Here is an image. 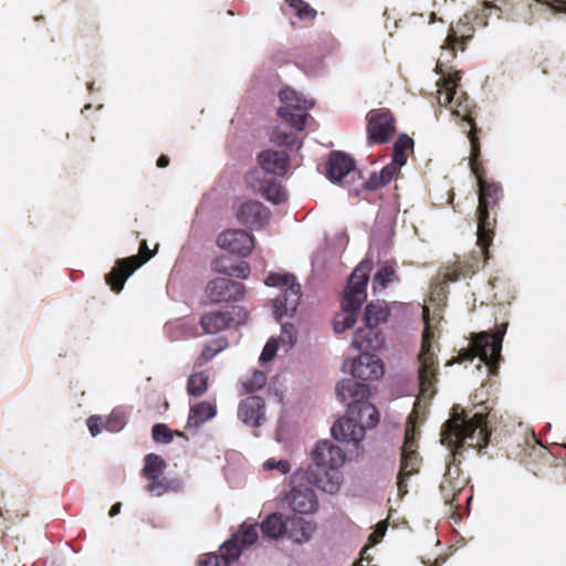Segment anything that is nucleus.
Listing matches in <instances>:
<instances>
[{
    "instance_id": "1",
    "label": "nucleus",
    "mask_w": 566,
    "mask_h": 566,
    "mask_svg": "<svg viewBox=\"0 0 566 566\" xmlns=\"http://www.w3.org/2000/svg\"><path fill=\"white\" fill-rule=\"evenodd\" d=\"M490 436L488 413L479 411L472 417H468L459 406L452 408L450 419L442 427L441 442L451 449L452 461L447 467L439 490L444 504L450 507L452 514H455L461 507L460 499L469 482L460 468L462 451L468 446L481 452L483 448L488 447Z\"/></svg>"
},
{
    "instance_id": "2",
    "label": "nucleus",
    "mask_w": 566,
    "mask_h": 566,
    "mask_svg": "<svg viewBox=\"0 0 566 566\" xmlns=\"http://www.w3.org/2000/svg\"><path fill=\"white\" fill-rule=\"evenodd\" d=\"M469 165L478 184V245L484 261L489 259V248L493 242L495 227L497 223V211L504 191L500 182L486 178V169L482 160L481 148L474 144L473 151H470Z\"/></svg>"
},
{
    "instance_id": "3",
    "label": "nucleus",
    "mask_w": 566,
    "mask_h": 566,
    "mask_svg": "<svg viewBox=\"0 0 566 566\" xmlns=\"http://www.w3.org/2000/svg\"><path fill=\"white\" fill-rule=\"evenodd\" d=\"M436 72L440 74V78L437 82L439 87V105L447 107L454 102L452 115L461 119V127L463 128V132L467 134V137L470 142L471 151H473L475 143L481 148V129L478 128L475 123V116L478 114L476 105L465 92H461L460 95L455 98L457 88L459 86V82L461 81V73L459 71L447 73L443 69L441 60H439L436 65Z\"/></svg>"
},
{
    "instance_id": "4",
    "label": "nucleus",
    "mask_w": 566,
    "mask_h": 566,
    "mask_svg": "<svg viewBox=\"0 0 566 566\" xmlns=\"http://www.w3.org/2000/svg\"><path fill=\"white\" fill-rule=\"evenodd\" d=\"M369 271L370 263L367 261L360 262L353 271L342 300L343 313L334 318L335 333L340 334L355 325L358 312L367 297Z\"/></svg>"
},
{
    "instance_id": "5",
    "label": "nucleus",
    "mask_w": 566,
    "mask_h": 566,
    "mask_svg": "<svg viewBox=\"0 0 566 566\" xmlns=\"http://www.w3.org/2000/svg\"><path fill=\"white\" fill-rule=\"evenodd\" d=\"M345 452L331 441L323 440L315 444L312 451V460L315 464L314 473L317 474L318 489L334 494L342 483L339 468L345 463Z\"/></svg>"
},
{
    "instance_id": "6",
    "label": "nucleus",
    "mask_w": 566,
    "mask_h": 566,
    "mask_svg": "<svg viewBox=\"0 0 566 566\" xmlns=\"http://www.w3.org/2000/svg\"><path fill=\"white\" fill-rule=\"evenodd\" d=\"M369 387L353 379H343L336 385V394L342 402H347L348 412L357 416L364 427L374 428L379 422L377 408L368 401Z\"/></svg>"
},
{
    "instance_id": "7",
    "label": "nucleus",
    "mask_w": 566,
    "mask_h": 566,
    "mask_svg": "<svg viewBox=\"0 0 566 566\" xmlns=\"http://www.w3.org/2000/svg\"><path fill=\"white\" fill-rule=\"evenodd\" d=\"M422 316L426 327L422 333L421 349L418 354L419 395L423 399H431L437 392L439 363L432 350L433 333L429 326V308L427 306H423Z\"/></svg>"
},
{
    "instance_id": "8",
    "label": "nucleus",
    "mask_w": 566,
    "mask_h": 566,
    "mask_svg": "<svg viewBox=\"0 0 566 566\" xmlns=\"http://www.w3.org/2000/svg\"><path fill=\"white\" fill-rule=\"evenodd\" d=\"M313 488L318 489L317 474L312 469L296 470L291 476V491L284 501L298 514H311L317 510L318 502Z\"/></svg>"
},
{
    "instance_id": "9",
    "label": "nucleus",
    "mask_w": 566,
    "mask_h": 566,
    "mask_svg": "<svg viewBox=\"0 0 566 566\" xmlns=\"http://www.w3.org/2000/svg\"><path fill=\"white\" fill-rule=\"evenodd\" d=\"M265 285L279 287L282 293L274 298L273 313L277 321L283 316H293L300 304L302 290L296 277L290 273H270L265 281Z\"/></svg>"
},
{
    "instance_id": "10",
    "label": "nucleus",
    "mask_w": 566,
    "mask_h": 566,
    "mask_svg": "<svg viewBox=\"0 0 566 566\" xmlns=\"http://www.w3.org/2000/svg\"><path fill=\"white\" fill-rule=\"evenodd\" d=\"M507 325V323H502L496 326L495 331L475 334L471 342L472 353H467L464 358L469 359L473 356L480 357L481 361L494 374L502 359V343Z\"/></svg>"
},
{
    "instance_id": "11",
    "label": "nucleus",
    "mask_w": 566,
    "mask_h": 566,
    "mask_svg": "<svg viewBox=\"0 0 566 566\" xmlns=\"http://www.w3.org/2000/svg\"><path fill=\"white\" fill-rule=\"evenodd\" d=\"M419 434L415 424H407L401 448L400 469L397 476L398 494L401 497L408 493L407 479L417 474L420 470L421 458L418 453Z\"/></svg>"
},
{
    "instance_id": "12",
    "label": "nucleus",
    "mask_w": 566,
    "mask_h": 566,
    "mask_svg": "<svg viewBox=\"0 0 566 566\" xmlns=\"http://www.w3.org/2000/svg\"><path fill=\"white\" fill-rule=\"evenodd\" d=\"M280 101L284 104L277 109V114L293 128L303 130L307 111L312 108L313 103L301 96L295 90L284 87L279 93Z\"/></svg>"
},
{
    "instance_id": "13",
    "label": "nucleus",
    "mask_w": 566,
    "mask_h": 566,
    "mask_svg": "<svg viewBox=\"0 0 566 566\" xmlns=\"http://www.w3.org/2000/svg\"><path fill=\"white\" fill-rule=\"evenodd\" d=\"M153 256L154 252L148 249L146 240H143L137 255L117 260L115 266L106 274L105 281L111 290L115 293H119L126 280Z\"/></svg>"
},
{
    "instance_id": "14",
    "label": "nucleus",
    "mask_w": 566,
    "mask_h": 566,
    "mask_svg": "<svg viewBox=\"0 0 566 566\" xmlns=\"http://www.w3.org/2000/svg\"><path fill=\"white\" fill-rule=\"evenodd\" d=\"M367 142L369 145L386 144L396 130V119L387 108H377L368 112Z\"/></svg>"
},
{
    "instance_id": "15",
    "label": "nucleus",
    "mask_w": 566,
    "mask_h": 566,
    "mask_svg": "<svg viewBox=\"0 0 566 566\" xmlns=\"http://www.w3.org/2000/svg\"><path fill=\"white\" fill-rule=\"evenodd\" d=\"M244 292L243 283L226 277L213 279L206 286V295L212 303L238 302L243 298Z\"/></svg>"
},
{
    "instance_id": "16",
    "label": "nucleus",
    "mask_w": 566,
    "mask_h": 566,
    "mask_svg": "<svg viewBox=\"0 0 566 566\" xmlns=\"http://www.w3.org/2000/svg\"><path fill=\"white\" fill-rule=\"evenodd\" d=\"M217 245L230 253L248 256L254 248V237L240 229H229L217 238Z\"/></svg>"
},
{
    "instance_id": "17",
    "label": "nucleus",
    "mask_w": 566,
    "mask_h": 566,
    "mask_svg": "<svg viewBox=\"0 0 566 566\" xmlns=\"http://www.w3.org/2000/svg\"><path fill=\"white\" fill-rule=\"evenodd\" d=\"M234 213L241 224L256 229L265 226L271 217L270 210L256 200L240 202L234 207Z\"/></svg>"
},
{
    "instance_id": "18",
    "label": "nucleus",
    "mask_w": 566,
    "mask_h": 566,
    "mask_svg": "<svg viewBox=\"0 0 566 566\" xmlns=\"http://www.w3.org/2000/svg\"><path fill=\"white\" fill-rule=\"evenodd\" d=\"M474 28L471 23V15L464 14L455 25H451L448 31L442 50L447 51V54L453 59L455 57L457 46H460L461 51H464L465 43L473 35Z\"/></svg>"
},
{
    "instance_id": "19",
    "label": "nucleus",
    "mask_w": 566,
    "mask_h": 566,
    "mask_svg": "<svg viewBox=\"0 0 566 566\" xmlns=\"http://www.w3.org/2000/svg\"><path fill=\"white\" fill-rule=\"evenodd\" d=\"M166 469V462L161 457L149 453L144 459L143 475L149 480L146 490L155 495H161L166 491L165 481L161 478Z\"/></svg>"
},
{
    "instance_id": "20",
    "label": "nucleus",
    "mask_w": 566,
    "mask_h": 566,
    "mask_svg": "<svg viewBox=\"0 0 566 566\" xmlns=\"http://www.w3.org/2000/svg\"><path fill=\"white\" fill-rule=\"evenodd\" d=\"M385 374L382 361L376 355L361 353L352 363V375L361 380H377Z\"/></svg>"
},
{
    "instance_id": "21",
    "label": "nucleus",
    "mask_w": 566,
    "mask_h": 566,
    "mask_svg": "<svg viewBox=\"0 0 566 566\" xmlns=\"http://www.w3.org/2000/svg\"><path fill=\"white\" fill-rule=\"evenodd\" d=\"M265 402L260 396H249L243 399L238 408L239 419L250 427H260L265 420Z\"/></svg>"
},
{
    "instance_id": "22",
    "label": "nucleus",
    "mask_w": 566,
    "mask_h": 566,
    "mask_svg": "<svg viewBox=\"0 0 566 566\" xmlns=\"http://www.w3.org/2000/svg\"><path fill=\"white\" fill-rule=\"evenodd\" d=\"M385 344V336L377 326L368 325L365 323L364 327L358 328L352 340L353 347L361 353H369L370 350H379Z\"/></svg>"
},
{
    "instance_id": "23",
    "label": "nucleus",
    "mask_w": 566,
    "mask_h": 566,
    "mask_svg": "<svg viewBox=\"0 0 566 566\" xmlns=\"http://www.w3.org/2000/svg\"><path fill=\"white\" fill-rule=\"evenodd\" d=\"M258 163L264 172L281 177L289 169L290 157L285 151L266 149L259 154Z\"/></svg>"
},
{
    "instance_id": "24",
    "label": "nucleus",
    "mask_w": 566,
    "mask_h": 566,
    "mask_svg": "<svg viewBox=\"0 0 566 566\" xmlns=\"http://www.w3.org/2000/svg\"><path fill=\"white\" fill-rule=\"evenodd\" d=\"M354 418H340L332 427L336 440L357 443L365 437V427Z\"/></svg>"
},
{
    "instance_id": "25",
    "label": "nucleus",
    "mask_w": 566,
    "mask_h": 566,
    "mask_svg": "<svg viewBox=\"0 0 566 566\" xmlns=\"http://www.w3.org/2000/svg\"><path fill=\"white\" fill-rule=\"evenodd\" d=\"M355 170V161L342 151H333L326 165L327 178L333 182H340Z\"/></svg>"
},
{
    "instance_id": "26",
    "label": "nucleus",
    "mask_w": 566,
    "mask_h": 566,
    "mask_svg": "<svg viewBox=\"0 0 566 566\" xmlns=\"http://www.w3.org/2000/svg\"><path fill=\"white\" fill-rule=\"evenodd\" d=\"M221 554H209L200 566H230L241 555V547L238 546V537L230 538L220 547Z\"/></svg>"
},
{
    "instance_id": "27",
    "label": "nucleus",
    "mask_w": 566,
    "mask_h": 566,
    "mask_svg": "<svg viewBox=\"0 0 566 566\" xmlns=\"http://www.w3.org/2000/svg\"><path fill=\"white\" fill-rule=\"evenodd\" d=\"M233 316L228 311H211L200 317V326L206 334H217L231 326Z\"/></svg>"
},
{
    "instance_id": "28",
    "label": "nucleus",
    "mask_w": 566,
    "mask_h": 566,
    "mask_svg": "<svg viewBox=\"0 0 566 566\" xmlns=\"http://www.w3.org/2000/svg\"><path fill=\"white\" fill-rule=\"evenodd\" d=\"M211 269L216 273L227 276H235L238 279H247L251 272L250 264L245 261L231 263L229 258L219 256L211 262Z\"/></svg>"
},
{
    "instance_id": "29",
    "label": "nucleus",
    "mask_w": 566,
    "mask_h": 566,
    "mask_svg": "<svg viewBox=\"0 0 566 566\" xmlns=\"http://www.w3.org/2000/svg\"><path fill=\"white\" fill-rule=\"evenodd\" d=\"M315 531L316 524L302 517L292 518L287 526L289 537L298 544L308 542Z\"/></svg>"
},
{
    "instance_id": "30",
    "label": "nucleus",
    "mask_w": 566,
    "mask_h": 566,
    "mask_svg": "<svg viewBox=\"0 0 566 566\" xmlns=\"http://www.w3.org/2000/svg\"><path fill=\"white\" fill-rule=\"evenodd\" d=\"M217 413L216 406L209 401H201L190 407L188 426L199 428L207 420L212 419Z\"/></svg>"
},
{
    "instance_id": "31",
    "label": "nucleus",
    "mask_w": 566,
    "mask_h": 566,
    "mask_svg": "<svg viewBox=\"0 0 566 566\" xmlns=\"http://www.w3.org/2000/svg\"><path fill=\"white\" fill-rule=\"evenodd\" d=\"M261 195L274 205L283 203L287 200V192L284 187L273 178L264 180L259 188Z\"/></svg>"
},
{
    "instance_id": "32",
    "label": "nucleus",
    "mask_w": 566,
    "mask_h": 566,
    "mask_svg": "<svg viewBox=\"0 0 566 566\" xmlns=\"http://www.w3.org/2000/svg\"><path fill=\"white\" fill-rule=\"evenodd\" d=\"M476 269H478L476 260H474L473 262L457 261L444 273V281L446 282H455V281L460 280L461 277H467L469 275L474 274L476 272Z\"/></svg>"
},
{
    "instance_id": "33",
    "label": "nucleus",
    "mask_w": 566,
    "mask_h": 566,
    "mask_svg": "<svg viewBox=\"0 0 566 566\" xmlns=\"http://www.w3.org/2000/svg\"><path fill=\"white\" fill-rule=\"evenodd\" d=\"M289 524L284 523L282 515L273 513L269 515L261 524L263 534L271 538H279L287 532Z\"/></svg>"
},
{
    "instance_id": "34",
    "label": "nucleus",
    "mask_w": 566,
    "mask_h": 566,
    "mask_svg": "<svg viewBox=\"0 0 566 566\" xmlns=\"http://www.w3.org/2000/svg\"><path fill=\"white\" fill-rule=\"evenodd\" d=\"M209 387V376L206 371L193 373L187 381V392L193 397H201Z\"/></svg>"
},
{
    "instance_id": "35",
    "label": "nucleus",
    "mask_w": 566,
    "mask_h": 566,
    "mask_svg": "<svg viewBox=\"0 0 566 566\" xmlns=\"http://www.w3.org/2000/svg\"><path fill=\"white\" fill-rule=\"evenodd\" d=\"M413 148V140L408 135H400L394 144L392 160L402 167L407 163V151Z\"/></svg>"
},
{
    "instance_id": "36",
    "label": "nucleus",
    "mask_w": 566,
    "mask_h": 566,
    "mask_svg": "<svg viewBox=\"0 0 566 566\" xmlns=\"http://www.w3.org/2000/svg\"><path fill=\"white\" fill-rule=\"evenodd\" d=\"M387 308L379 302H370L364 314V321L368 325L377 326L381 322H386L388 317Z\"/></svg>"
},
{
    "instance_id": "37",
    "label": "nucleus",
    "mask_w": 566,
    "mask_h": 566,
    "mask_svg": "<svg viewBox=\"0 0 566 566\" xmlns=\"http://www.w3.org/2000/svg\"><path fill=\"white\" fill-rule=\"evenodd\" d=\"M287 7L301 21L313 22L316 19L317 11L304 0H285Z\"/></svg>"
},
{
    "instance_id": "38",
    "label": "nucleus",
    "mask_w": 566,
    "mask_h": 566,
    "mask_svg": "<svg viewBox=\"0 0 566 566\" xmlns=\"http://www.w3.org/2000/svg\"><path fill=\"white\" fill-rule=\"evenodd\" d=\"M398 280V275L396 273V269L394 265L385 264L381 265L376 272L373 280L374 290L377 289H386L389 283H392Z\"/></svg>"
},
{
    "instance_id": "39",
    "label": "nucleus",
    "mask_w": 566,
    "mask_h": 566,
    "mask_svg": "<svg viewBox=\"0 0 566 566\" xmlns=\"http://www.w3.org/2000/svg\"><path fill=\"white\" fill-rule=\"evenodd\" d=\"M495 10L497 12V18H501L502 8L500 6L494 4L490 0H485L482 3V8L474 13L473 15V22L479 27H486L488 25V18L491 14V11Z\"/></svg>"
},
{
    "instance_id": "40",
    "label": "nucleus",
    "mask_w": 566,
    "mask_h": 566,
    "mask_svg": "<svg viewBox=\"0 0 566 566\" xmlns=\"http://www.w3.org/2000/svg\"><path fill=\"white\" fill-rule=\"evenodd\" d=\"M258 525L243 526L241 532L234 535L232 538L238 537V546L241 547V552L254 544L258 539Z\"/></svg>"
},
{
    "instance_id": "41",
    "label": "nucleus",
    "mask_w": 566,
    "mask_h": 566,
    "mask_svg": "<svg viewBox=\"0 0 566 566\" xmlns=\"http://www.w3.org/2000/svg\"><path fill=\"white\" fill-rule=\"evenodd\" d=\"M226 346L227 342L223 339H214L206 344L199 356V365H203L211 360L217 354L222 352Z\"/></svg>"
},
{
    "instance_id": "42",
    "label": "nucleus",
    "mask_w": 566,
    "mask_h": 566,
    "mask_svg": "<svg viewBox=\"0 0 566 566\" xmlns=\"http://www.w3.org/2000/svg\"><path fill=\"white\" fill-rule=\"evenodd\" d=\"M266 384V375L261 370H253L252 374L242 380L245 392H253L263 388Z\"/></svg>"
},
{
    "instance_id": "43",
    "label": "nucleus",
    "mask_w": 566,
    "mask_h": 566,
    "mask_svg": "<svg viewBox=\"0 0 566 566\" xmlns=\"http://www.w3.org/2000/svg\"><path fill=\"white\" fill-rule=\"evenodd\" d=\"M151 436L159 443H169L174 438L172 431L165 423H156L151 429Z\"/></svg>"
},
{
    "instance_id": "44",
    "label": "nucleus",
    "mask_w": 566,
    "mask_h": 566,
    "mask_svg": "<svg viewBox=\"0 0 566 566\" xmlns=\"http://www.w3.org/2000/svg\"><path fill=\"white\" fill-rule=\"evenodd\" d=\"M271 140L279 146L292 148L296 144V135L293 133L282 132L281 129H275L272 133Z\"/></svg>"
},
{
    "instance_id": "45",
    "label": "nucleus",
    "mask_w": 566,
    "mask_h": 566,
    "mask_svg": "<svg viewBox=\"0 0 566 566\" xmlns=\"http://www.w3.org/2000/svg\"><path fill=\"white\" fill-rule=\"evenodd\" d=\"M126 424L125 416L120 412H112L104 423V428L111 432H118Z\"/></svg>"
},
{
    "instance_id": "46",
    "label": "nucleus",
    "mask_w": 566,
    "mask_h": 566,
    "mask_svg": "<svg viewBox=\"0 0 566 566\" xmlns=\"http://www.w3.org/2000/svg\"><path fill=\"white\" fill-rule=\"evenodd\" d=\"M400 168L401 167L399 165L391 161L380 170L379 180L384 181V186H386L399 172Z\"/></svg>"
},
{
    "instance_id": "47",
    "label": "nucleus",
    "mask_w": 566,
    "mask_h": 566,
    "mask_svg": "<svg viewBox=\"0 0 566 566\" xmlns=\"http://www.w3.org/2000/svg\"><path fill=\"white\" fill-rule=\"evenodd\" d=\"M491 285H492V289L494 290V293H493V298L502 304V303H510L511 302V298H513L512 295H507V296H504L502 294L499 293L497 290H505L506 289V283L501 281L500 279H494L493 281L490 282Z\"/></svg>"
},
{
    "instance_id": "48",
    "label": "nucleus",
    "mask_w": 566,
    "mask_h": 566,
    "mask_svg": "<svg viewBox=\"0 0 566 566\" xmlns=\"http://www.w3.org/2000/svg\"><path fill=\"white\" fill-rule=\"evenodd\" d=\"M264 469L266 470H279L282 474H286L291 470V464L287 460H275L271 458L264 462Z\"/></svg>"
},
{
    "instance_id": "49",
    "label": "nucleus",
    "mask_w": 566,
    "mask_h": 566,
    "mask_svg": "<svg viewBox=\"0 0 566 566\" xmlns=\"http://www.w3.org/2000/svg\"><path fill=\"white\" fill-rule=\"evenodd\" d=\"M535 2L546 6L554 13L566 14V0H534Z\"/></svg>"
},
{
    "instance_id": "50",
    "label": "nucleus",
    "mask_w": 566,
    "mask_h": 566,
    "mask_svg": "<svg viewBox=\"0 0 566 566\" xmlns=\"http://www.w3.org/2000/svg\"><path fill=\"white\" fill-rule=\"evenodd\" d=\"M276 352H277L276 340H274V339L268 340V343L265 344V346L261 353L260 360L263 363L272 360L274 358V356L276 355Z\"/></svg>"
},
{
    "instance_id": "51",
    "label": "nucleus",
    "mask_w": 566,
    "mask_h": 566,
    "mask_svg": "<svg viewBox=\"0 0 566 566\" xmlns=\"http://www.w3.org/2000/svg\"><path fill=\"white\" fill-rule=\"evenodd\" d=\"M281 340L283 343H289L290 346H293L296 342V329L293 324H283L281 332Z\"/></svg>"
},
{
    "instance_id": "52",
    "label": "nucleus",
    "mask_w": 566,
    "mask_h": 566,
    "mask_svg": "<svg viewBox=\"0 0 566 566\" xmlns=\"http://www.w3.org/2000/svg\"><path fill=\"white\" fill-rule=\"evenodd\" d=\"M103 420L99 416H91L87 419V427L93 437L97 436L102 431Z\"/></svg>"
},
{
    "instance_id": "53",
    "label": "nucleus",
    "mask_w": 566,
    "mask_h": 566,
    "mask_svg": "<svg viewBox=\"0 0 566 566\" xmlns=\"http://www.w3.org/2000/svg\"><path fill=\"white\" fill-rule=\"evenodd\" d=\"M363 186L366 190H377L384 187V181L379 180V174L373 172Z\"/></svg>"
},
{
    "instance_id": "54",
    "label": "nucleus",
    "mask_w": 566,
    "mask_h": 566,
    "mask_svg": "<svg viewBox=\"0 0 566 566\" xmlns=\"http://www.w3.org/2000/svg\"><path fill=\"white\" fill-rule=\"evenodd\" d=\"M97 31V27L93 22H84L80 28V34L83 38H88Z\"/></svg>"
},
{
    "instance_id": "55",
    "label": "nucleus",
    "mask_w": 566,
    "mask_h": 566,
    "mask_svg": "<svg viewBox=\"0 0 566 566\" xmlns=\"http://www.w3.org/2000/svg\"><path fill=\"white\" fill-rule=\"evenodd\" d=\"M384 533H385V528L384 530L378 528L377 531H375L374 533H371L369 535V541L371 543H377L379 541V538L384 536Z\"/></svg>"
},
{
    "instance_id": "56",
    "label": "nucleus",
    "mask_w": 566,
    "mask_h": 566,
    "mask_svg": "<svg viewBox=\"0 0 566 566\" xmlns=\"http://www.w3.org/2000/svg\"><path fill=\"white\" fill-rule=\"evenodd\" d=\"M156 164H157V167H159V168H165V167H167V166L169 165V158H168V156H166V155H161V156H159V158L157 159V163H156Z\"/></svg>"
},
{
    "instance_id": "57",
    "label": "nucleus",
    "mask_w": 566,
    "mask_h": 566,
    "mask_svg": "<svg viewBox=\"0 0 566 566\" xmlns=\"http://www.w3.org/2000/svg\"><path fill=\"white\" fill-rule=\"evenodd\" d=\"M120 507H122V504L119 502L115 503L108 512L109 516L113 517V516L117 515L120 512Z\"/></svg>"
},
{
    "instance_id": "58",
    "label": "nucleus",
    "mask_w": 566,
    "mask_h": 566,
    "mask_svg": "<svg viewBox=\"0 0 566 566\" xmlns=\"http://www.w3.org/2000/svg\"><path fill=\"white\" fill-rule=\"evenodd\" d=\"M14 513H15V516H17V517H21V518H22V517H25V516H28V515H29V512H28V511H21V512H20V510H15V511H14Z\"/></svg>"
},
{
    "instance_id": "59",
    "label": "nucleus",
    "mask_w": 566,
    "mask_h": 566,
    "mask_svg": "<svg viewBox=\"0 0 566 566\" xmlns=\"http://www.w3.org/2000/svg\"><path fill=\"white\" fill-rule=\"evenodd\" d=\"M434 21H436V13H434V12H432V13H431V17H430V22H434Z\"/></svg>"
},
{
    "instance_id": "60",
    "label": "nucleus",
    "mask_w": 566,
    "mask_h": 566,
    "mask_svg": "<svg viewBox=\"0 0 566 566\" xmlns=\"http://www.w3.org/2000/svg\"><path fill=\"white\" fill-rule=\"evenodd\" d=\"M471 499H472V496H471V495L467 496V502H470V501H471Z\"/></svg>"
}]
</instances>
